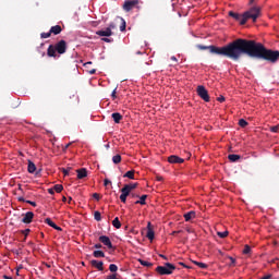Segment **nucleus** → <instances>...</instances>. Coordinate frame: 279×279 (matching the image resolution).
<instances>
[{"instance_id": "f257e3e1", "label": "nucleus", "mask_w": 279, "mask_h": 279, "mask_svg": "<svg viewBox=\"0 0 279 279\" xmlns=\"http://www.w3.org/2000/svg\"><path fill=\"white\" fill-rule=\"evenodd\" d=\"M238 60L242 56H248V58H256L257 60H266L276 64L279 60V51L267 49L262 43H257L254 39L238 38Z\"/></svg>"}, {"instance_id": "f03ea898", "label": "nucleus", "mask_w": 279, "mask_h": 279, "mask_svg": "<svg viewBox=\"0 0 279 279\" xmlns=\"http://www.w3.org/2000/svg\"><path fill=\"white\" fill-rule=\"evenodd\" d=\"M197 49L201 51L208 50L209 53H214L215 56H223L225 58H230V60H239L238 54V47H239V39H235L228 45L223 47H217V46H204V45H197Z\"/></svg>"}, {"instance_id": "7ed1b4c3", "label": "nucleus", "mask_w": 279, "mask_h": 279, "mask_svg": "<svg viewBox=\"0 0 279 279\" xmlns=\"http://www.w3.org/2000/svg\"><path fill=\"white\" fill-rule=\"evenodd\" d=\"M59 53L62 56L63 53H66V41L64 39H61L54 45H50L47 49V56L49 58H57Z\"/></svg>"}, {"instance_id": "20e7f679", "label": "nucleus", "mask_w": 279, "mask_h": 279, "mask_svg": "<svg viewBox=\"0 0 279 279\" xmlns=\"http://www.w3.org/2000/svg\"><path fill=\"white\" fill-rule=\"evenodd\" d=\"M258 16H260V7H253L243 13L242 24L247 23L250 19H252L253 23H256Z\"/></svg>"}, {"instance_id": "39448f33", "label": "nucleus", "mask_w": 279, "mask_h": 279, "mask_svg": "<svg viewBox=\"0 0 279 279\" xmlns=\"http://www.w3.org/2000/svg\"><path fill=\"white\" fill-rule=\"evenodd\" d=\"M157 274L160 276H171L175 271V265L171 263H166L165 266H158L156 268Z\"/></svg>"}, {"instance_id": "423d86ee", "label": "nucleus", "mask_w": 279, "mask_h": 279, "mask_svg": "<svg viewBox=\"0 0 279 279\" xmlns=\"http://www.w3.org/2000/svg\"><path fill=\"white\" fill-rule=\"evenodd\" d=\"M197 95L204 101H206V102L210 101V95H208V90L206 89V87H204V85H199L197 87Z\"/></svg>"}, {"instance_id": "0eeeda50", "label": "nucleus", "mask_w": 279, "mask_h": 279, "mask_svg": "<svg viewBox=\"0 0 279 279\" xmlns=\"http://www.w3.org/2000/svg\"><path fill=\"white\" fill-rule=\"evenodd\" d=\"M134 8H138V0H125L123 4L124 12H132Z\"/></svg>"}, {"instance_id": "6e6552de", "label": "nucleus", "mask_w": 279, "mask_h": 279, "mask_svg": "<svg viewBox=\"0 0 279 279\" xmlns=\"http://www.w3.org/2000/svg\"><path fill=\"white\" fill-rule=\"evenodd\" d=\"M98 241H100L102 245H106L108 250H114V246L112 245V241H110V238L108 235H100L98 238Z\"/></svg>"}, {"instance_id": "1a4fd4ad", "label": "nucleus", "mask_w": 279, "mask_h": 279, "mask_svg": "<svg viewBox=\"0 0 279 279\" xmlns=\"http://www.w3.org/2000/svg\"><path fill=\"white\" fill-rule=\"evenodd\" d=\"M120 201L122 202V204H126L128 202V197H130V194L132 193L129 189H126L125 186H123L121 190H120Z\"/></svg>"}, {"instance_id": "9d476101", "label": "nucleus", "mask_w": 279, "mask_h": 279, "mask_svg": "<svg viewBox=\"0 0 279 279\" xmlns=\"http://www.w3.org/2000/svg\"><path fill=\"white\" fill-rule=\"evenodd\" d=\"M168 162H170V165H182V162H184V159L175 155H171L170 157H168Z\"/></svg>"}, {"instance_id": "9b49d317", "label": "nucleus", "mask_w": 279, "mask_h": 279, "mask_svg": "<svg viewBox=\"0 0 279 279\" xmlns=\"http://www.w3.org/2000/svg\"><path fill=\"white\" fill-rule=\"evenodd\" d=\"M229 16H231V19H234V21H238L240 23V25H245V24H242L243 14L241 15L239 13H235L234 11H230Z\"/></svg>"}, {"instance_id": "f8f14e48", "label": "nucleus", "mask_w": 279, "mask_h": 279, "mask_svg": "<svg viewBox=\"0 0 279 279\" xmlns=\"http://www.w3.org/2000/svg\"><path fill=\"white\" fill-rule=\"evenodd\" d=\"M33 220L34 214L32 211H27L22 219V223H32Z\"/></svg>"}, {"instance_id": "ddd939ff", "label": "nucleus", "mask_w": 279, "mask_h": 279, "mask_svg": "<svg viewBox=\"0 0 279 279\" xmlns=\"http://www.w3.org/2000/svg\"><path fill=\"white\" fill-rule=\"evenodd\" d=\"M90 265L92 267H95L96 269H98V271H104V262L93 259L90 260Z\"/></svg>"}, {"instance_id": "4468645a", "label": "nucleus", "mask_w": 279, "mask_h": 279, "mask_svg": "<svg viewBox=\"0 0 279 279\" xmlns=\"http://www.w3.org/2000/svg\"><path fill=\"white\" fill-rule=\"evenodd\" d=\"M76 173H77L78 180H84V178H87V175H88V171L86 170V168L77 169Z\"/></svg>"}, {"instance_id": "2eb2a0df", "label": "nucleus", "mask_w": 279, "mask_h": 279, "mask_svg": "<svg viewBox=\"0 0 279 279\" xmlns=\"http://www.w3.org/2000/svg\"><path fill=\"white\" fill-rule=\"evenodd\" d=\"M97 36H101V37H110L112 36V32L110 31V28H106L104 31H98L96 32Z\"/></svg>"}, {"instance_id": "dca6fc26", "label": "nucleus", "mask_w": 279, "mask_h": 279, "mask_svg": "<svg viewBox=\"0 0 279 279\" xmlns=\"http://www.w3.org/2000/svg\"><path fill=\"white\" fill-rule=\"evenodd\" d=\"M50 34H53L54 36H58V34H62V26L60 25L51 26Z\"/></svg>"}, {"instance_id": "f3484780", "label": "nucleus", "mask_w": 279, "mask_h": 279, "mask_svg": "<svg viewBox=\"0 0 279 279\" xmlns=\"http://www.w3.org/2000/svg\"><path fill=\"white\" fill-rule=\"evenodd\" d=\"M111 118L113 119L114 123H121V121H123V116L119 112H113Z\"/></svg>"}, {"instance_id": "a211bd4d", "label": "nucleus", "mask_w": 279, "mask_h": 279, "mask_svg": "<svg viewBox=\"0 0 279 279\" xmlns=\"http://www.w3.org/2000/svg\"><path fill=\"white\" fill-rule=\"evenodd\" d=\"M149 226H151V222H148V230H147L146 236L149 241H154L155 233H154V230L149 228Z\"/></svg>"}, {"instance_id": "6ab92c4d", "label": "nucleus", "mask_w": 279, "mask_h": 279, "mask_svg": "<svg viewBox=\"0 0 279 279\" xmlns=\"http://www.w3.org/2000/svg\"><path fill=\"white\" fill-rule=\"evenodd\" d=\"M185 221H191L192 219H195V211H189L184 214Z\"/></svg>"}, {"instance_id": "aec40b11", "label": "nucleus", "mask_w": 279, "mask_h": 279, "mask_svg": "<svg viewBox=\"0 0 279 279\" xmlns=\"http://www.w3.org/2000/svg\"><path fill=\"white\" fill-rule=\"evenodd\" d=\"M93 256L95 258H106V253L104 251H94Z\"/></svg>"}, {"instance_id": "412c9836", "label": "nucleus", "mask_w": 279, "mask_h": 279, "mask_svg": "<svg viewBox=\"0 0 279 279\" xmlns=\"http://www.w3.org/2000/svg\"><path fill=\"white\" fill-rule=\"evenodd\" d=\"M228 159L230 160V162H236L238 160H241V155L231 154L228 156Z\"/></svg>"}, {"instance_id": "4be33fe9", "label": "nucleus", "mask_w": 279, "mask_h": 279, "mask_svg": "<svg viewBox=\"0 0 279 279\" xmlns=\"http://www.w3.org/2000/svg\"><path fill=\"white\" fill-rule=\"evenodd\" d=\"M35 171L36 165L32 160H28V173H35Z\"/></svg>"}, {"instance_id": "5701e85b", "label": "nucleus", "mask_w": 279, "mask_h": 279, "mask_svg": "<svg viewBox=\"0 0 279 279\" xmlns=\"http://www.w3.org/2000/svg\"><path fill=\"white\" fill-rule=\"evenodd\" d=\"M112 226H113V228H116L117 230H120V228H121V221L119 220V217H116V218L112 220Z\"/></svg>"}, {"instance_id": "b1692460", "label": "nucleus", "mask_w": 279, "mask_h": 279, "mask_svg": "<svg viewBox=\"0 0 279 279\" xmlns=\"http://www.w3.org/2000/svg\"><path fill=\"white\" fill-rule=\"evenodd\" d=\"M146 199H147V195L144 194V195H142V196L140 197L138 201L135 202V204H141V206H145V204H147V203H146Z\"/></svg>"}, {"instance_id": "393cba45", "label": "nucleus", "mask_w": 279, "mask_h": 279, "mask_svg": "<svg viewBox=\"0 0 279 279\" xmlns=\"http://www.w3.org/2000/svg\"><path fill=\"white\" fill-rule=\"evenodd\" d=\"M137 186H138V183H130L124 185V187H126L131 192H133Z\"/></svg>"}, {"instance_id": "a878e982", "label": "nucleus", "mask_w": 279, "mask_h": 279, "mask_svg": "<svg viewBox=\"0 0 279 279\" xmlns=\"http://www.w3.org/2000/svg\"><path fill=\"white\" fill-rule=\"evenodd\" d=\"M134 170H130L126 173H124L123 178H129V180H134Z\"/></svg>"}, {"instance_id": "bb28decb", "label": "nucleus", "mask_w": 279, "mask_h": 279, "mask_svg": "<svg viewBox=\"0 0 279 279\" xmlns=\"http://www.w3.org/2000/svg\"><path fill=\"white\" fill-rule=\"evenodd\" d=\"M196 267H199V269H208V266L202 262H193Z\"/></svg>"}, {"instance_id": "cd10ccee", "label": "nucleus", "mask_w": 279, "mask_h": 279, "mask_svg": "<svg viewBox=\"0 0 279 279\" xmlns=\"http://www.w3.org/2000/svg\"><path fill=\"white\" fill-rule=\"evenodd\" d=\"M138 263L141 265H143V267H154V264L147 262V260H143V259H138Z\"/></svg>"}, {"instance_id": "c85d7f7f", "label": "nucleus", "mask_w": 279, "mask_h": 279, "mask_svg": "<svg viewBox=\"0 0 279 279\" xmlns=\"http://www.w3.org/2000/svg\"><path fill=\"white\" fill-rule=\"evenodd\" d=\"M112 162L113 165H119V162H121V155H114L112 157Z\"/></svg>"}, {"instance_id": "c756f323", "label": "nucleus", "mask_w": 279, "mask_h": 279, "mask_svg": "<svg viewBox=\"0 0 279 279\" xmlns=\"http://www.w3.org/2000/svg\"><path fill=\"white\" fill-rule=\"evenodd\" d=\"M64 186H62V184H56L53 186V191H56V193H62Z\"/></svg>"}, {"instance_id": "7c9ffc66", "label": "nucleus", "mask_w": 279, "mask_h": 279, "mask_svg": "<svg viewBox=\"0 0 279 279\" xmlns=\"http://www.w3.org/2000/svg\"><path fill=\"white\" fill-rule=\"evenodd\" d=\"M45 223L50 226V228H56V222L51 221V218H46Z\"/></svg>"}, {"instance_id": "2f4dec72", "label": "nucleus", "mask_w": 279, "mask_h": 279, "mask_svg": "<svg viewBox=\"0 0 279 279\" xmlns=\"http://www.w3.org/2000/svg\"><path fill=\"white\" fill-rule=\"evenodd\" d=\"M239 125H240V128H247L248 123L245 121V119H240Z\"/></svg>"}, {"instance_id": "473e14b6", "label": "nucleus", "mask_w": 279, "mask_h": 279, "mask_svg": "<svg viewBox=\"0 0 279 279\" xmlns=\"http://www.w3.org/2000/svg\"><path fill=\"white\" fill-rule=\"evenodd\" d=\"M125 27H126L125 20L121 19L120 32H125Z\"/></svg>"}, {"instance_id": "72a5a7b5", "label": "nucleus", "mask_w": 279, "mask_h": 279, "mask_svg": "<svg viewBox=\"0 0 279 279\" xmlns=\"http://www.w3.org/2000/svg\"><path fill=\"white\" fill-rule=\"evenodd\" d=\"M94 219H96L97 221H101V213L95 211L94 213Z\"/></svg>"}, {"instance_id": "f704fd0d", "label": "nucleus", "mask_w": 279, "mask_h": 279, "mask_svg": "<svg viewBox=\"0 0 279 279\" xmlns=\"http://www.w3.org/2000/svg\"><path fill=\"white\" fill-rule=\"evenodd\" d=\"M40 38H51V31H49L48 33H41Z\"/></svg>"}, {"instance_id": "c9c22d12", "label": "nucleus", "mask_w": 279, "mask_h": 279, "mask_svg": "<svg viewBox=\"0 0 279 279\" xmlns=\"http://www.w3.org/2000/svg\"><path fill=\"white\" fill-rule=\"evenodd\" d=\"M250 252H252V247L246 244V245L244 246L243 254H250Z\"/></svg>"}, {"instance_id": "e433bc0d", "label": "nucleus", "mask_w": 279, "mask_h": 279, "mask_svg": "<svg viewBox=\"0 0 279 279\" xmlns=\"http://www.w3.org/2000/svg\"><path fill=\"white\" fill-rule=\"evenodd\" d=\"M217 234L220 239H226V236H228L229 233L228 231H225V232H217Z\"/></svg>"}, {"instance_id": "4c0bfd02", "label": "nucleus", "mask_w": 279, "mask_h": 279, "mask_svg": "<svg viewBox=\"0 0 279 279\" xmlns=\"http://www.w3.org/2000/svg\"><path fill=\"white\" fill-rule=\"evenodd\" d=\"M107 28L112 32L113 29H117V24L114 22H111Z\"/></svg>"}, {"instance_id": "58836bf2", "label": "nucleus", "mask_w": 279, "mask_h": 279, "mask_svg": "<svg viewBox=\"0 0 279 279\" xmlns=\"http://www.w3.org/2000/svg\"><path fill=\"white\" fill-rule=\"evenodd\" d=\"M141 197L138 194L134 193V192H131L130 196H129V199H136Z\"/></svg>"}, {"instance_id": "ea45409f", "label": "nucleus", "mask_w": 279, "mask_h": 279, "mask_svg": "<svg viewBox=\"0 0 279 279\" xmlns=\"http://www.w3.org/2000/svg\"><path fill=\"white\" fill-rule=\"evenodd\" d=\"M93 197L94 199H96V202H99L101 199V196L99 195V193H94Z\"/></svg>"}, {"instance_id": "a19ab883", "label": "nucleus", "mask_w": 279, "mask_h": 279, "mask_svg": "<svg viewBox=\"0 0 279 279\" xmlns=\"http://www.w3.org/2000/svg\"><path fill=\"white\" fill-rule=\"evenodd\" d=\"M31 230L29 229H25V230H22V234H24L25 239H27V235L29 234ZM24 239V241H25Z\"/></svg>"}, {"instance_id": "79ce46f5", "label": "nucleus", "mask_w": 279, "mask_h": 279, "mask_svg": "<svg viewBox=\"0 0 279 279\" xmlns=\"http://www.w3.org/2000/svg\"><path fill=\"white\" fill-rule=\"evenodd\" d=\"M69 171H71V168H68V169L62 168L63 175H69Z\"/></svg>"}, {"instance_id": "37998d69", "label": "nucleus", "mask_w": 279, "mask_h": 279, "mask_svg": "<svg viewBox=\"0 0 279 279\" xmlns=\"http://www.w3.org/2000/svg\"><path fill=\"white\" fill-rule=\"evenodd\" d=\"M217 101H220V104H223V101H226V97L220 96L217 98Z\"/></svg>"}, {"instance_id": "c03bdc74", "label": "nucleus", "mask_w": 279, "mask_h": 279, "mask_svg": "<svg viewBox=\"0 0 279 279\" xmlns=\"http://www.w3.org/2000/svg\"><path fill=\"white\" fill-rule=\"evenodd\" d=\"M111 97L112 99L117 98V88H114L113 92L111 93Z\"/></svg>"}, {"instance_id": "a18cd8bd", "label": "nucleus", "mask_w": 279, "mask_h": 279, "mask_svg": "<svg viewBox=\"0 0 279 279\" xmlns=\"http://www.w3.org/2000/svg\"><path fill=\"white\" fill-rule=\"evenodd\" d=\"M104 43H112V39L108 38V37H104L101 39Z\"/></svg>"}, {"instance_id": "49530a36", "label": "nucleus", "mask_w": 279, "mask_h": 279, "mask_svg": "<svg viewBox=\"0 0 279 279\" xmlns=\"http://www.w3.org/2000/svg\"><path fill=\"white\" fill-rule=\"evenodd\" d=\"M104 184H105V186H108V184H112V182L108 179H105Z\"/></svg>"}, {"instance_id": "de8ad7c7", "label": "nucleus", "mask_w": 279, "mask_h": 279, "mask_svg": "<svg viewBox=\"0 0 279 279\" xmlns=\"http://www.w3.org/2000/svg\"><path fill=\"white\" fill-rule=\"evenodd\" d=\"M88 73H89V75H95V73H97V70H95V69L88 70Z\"/></svg>"}, {"instance_id": "09e8293b", "label": "nucleus", "mask_w": 279, "mask_h": 279, "mask_svg": "<svg viewBox=\"0 0 279 279\" xmlns=\"http://www.w3.org/2000/svg\"><path fill=\"white\" fill-rule=\"evenodd\" d=\"M278 130H279V128L278 126H272V128H270V132H278Z\"/></svg>"}, {"instance_id": "8fccbe9b", "label": "nucleus", "mask_w": 279, "mask_h": 279, "mask_svg": "<svg viewBox=\"0 0 279 279\" xmlns=\"http://www.w3.org/2000/svg\"><path fill=\"white\" fill-rule=\"evenodd\" d=\"M26 204H29L31 206H34V207H36V202L26 201Z\"/></svg>"}, {"instance_id": "3c124183", "label": "nucleus", "mask_w": 279, "mask_h": 279, "mask_svg": "<svg viewBox=\"0 0 279 279\" xmlns=\"http://www.w3.org/2000/svg\"><path fill=\"white\" fill-rule=\"evenodd\" d=\"M94 247H95V250H101L102 246L100 243H98V244H95Z\"/></svg>"}, {"instance_id": "603ef678", "label": "nucleus", "mask_w": 279, "mask_h": 279, "mask_svg": "<svg viewBox=\"0 0 279 279\" xmlns=\"http://www.w3.org/2000/svg\"><path fill=\"white\" fill-rule=\"evenodd\" d=\"M53 230H58L59 232H62V228H60L58 225H56V227H52Z\"/></svg>"}, {"instance_id": "864d4df0", "label": "nucleus", "mask_w": 279, "mask_h": 279, "mask_svg": "<svg viewBox=\"0 0 279 279\" xmlns=\"http://www.w3.org/2000/svg\"><path fill=\"white\" fill-rule=\"evenodd\" d=\"M90 64H93V62L88 61V62H86V63L84 64V68H85V69H88V66H90Z\"/></svg>"}, {"instance_id": "5fc2aeb1", "label": "nucleus", "mask_w": 279, "mask_h": 279, "mask_svg": "<svg viewBox=\"0 0 279 279\" xmlns=\"http://www.w3.org/2000/svg\"><path fill=\"white\" fill-rule=\"evenodd\" d=\"M3 279H13L12 277L8 276V275H3L2 276Z\"/></svg>"}, {"instance_id": "6e6d98bb", "label": "nucleus", "mask_w": 279, "mask_h": 279, "mask_svg": "<svg viewBox=\"0 0 279 279\" xmlns=\"http://www.w3.org/2000/svg\"><path fill=\"white\" fill-rule=\"evenodd\" d=\"M171 60H172L173 62H178V58H175V56H172V57H171Z\"/></svg>"}, {"instance_id": "4d7b16f0", "label": "nucleus", "mask_w": 279, "mask_h": 279, "mask_svg": "<svg viewBox=\"0 0 279 279\" xmlns=\"http://www.w3.org/2000/svg\"><path fill=\"white\" fill-rule=\"evenodd\" d=\"M48 193H49L50 195H53V193H54V192H53V189H49V190H48Z\"/></svg>"}, {"instance_id": "13d9d810", "label": "nucleus", "mask_w": 279, "mask_h": 279, "mask_svg": "<svg viewBox=\"0 0 279 279\" xmlns=\"http://www.w3.org/2000/svg\"><path fill=\"white\" fill-rule=\"evenodd\" d=\"M180 232H182V231H173L172 235L175 236V234H180Z\"/></svg>"}, {"instance_id": "bf43d9fd", "label": "nucleus", "mask_w": 279, "mask_h": 279, "mask_svg": "<svg viewBox=\"0 0 279 279\" xmlns=\"http://www.w3.org/2000/svg\"><path fill=\"white\" fill-rule=\"evenodd\" d=\"M230 260H231L232 265H234V263H236V260L233 257H230Z\"/></svg>"}, {"instance_id": "052dcab7", "label": "nucleus", "mask_w": 279, "mask_h": 279, "mask_svg": "<svg viewBox=\"0 0 279 279\" xmlns=\"http://www.w3.org/2000/svg\"><path fill=\"white\" fill-rule=\"evenodd\" d=\"M19 202H27L24 197H19Z\"/></svg>"}, {"instance_id": "680f3d73", "label": "nucleus", "mask_w": 279, "mask_h": 279, "mask_svg": "<svg viewBox=\"0 0 279 279\" xmlns=\"http://www.w3.org/2000/svg\"><path fill=\"white\" fill-rule=\"evenodd\" d=\"M160 256V258H163L165 260H167V256H165V255H159Z\"/></svg>"}, {"instance_id": "e2e57ef3", "label": "nucleus", "mask_w": 279, "mask_h": 279, "mask_svg": "<svg viewBox=\"0 0 279 279\" xmlns=\"http://www.w3.org/2000/svg\"><path fill=\"white\" fill-rule=\"evenodd\" d=\"M62 202H66V196H63V197H62Z\"/></svg>"}, {"instance_id": "0e129e2a", "label": "nucleus", "mask_w": 279, "mask_h": 279, "mask_svg": "<svg viewBox=\"0 0 279 279\" xmlns=\"http://www.w3.org/2000/svg\"><path fill=\"white\" fill-rule=\"evenodd\" d=\"M136 53H137V56H143V52H141V51H137Z\"/></svg>"}, {"instance_id": "69168bd1", "label": "nucleus", "mask_w": 279, "mask_h": 279, "mask_svg": "<svg viewBox=\"0 0 279 279\" xmlns=\"http://www.w3.org/2000/svg\"><path fill=\"white\" fill-rule=\"evenodd\" d=\"M179 265H182L183 267H187L186 265H184V263H179Z\"/></svg>"}, {"instance_id": "338daca9", "label": "nucleus", "mask_w": 279, "mask_h": 279, "mask_svg": "<svg viewBox=\"0 0 279 279\" xmlns=\"http://www.w3.org/2000/svg\"><path fill=\"white\" fill-rule=\"evenodd\" d=\"M69 147H71V144H68V145L65 146V149H69Z\"/></svg>"}, {"instance_id": "774afa93", "label": "nucleus", "mask_w": 279, "mask_h": 279, "mask_svg": "<svg viewBox=\"0 0 279 279\" xmlns=\"http://www.w3.org/2000/svg\"><path fill=\"white\" fill-rule=\"evenodd\" d=\"M16 276H20V274H19V269L16 270Z\"/></svg>"}]
</instances>
